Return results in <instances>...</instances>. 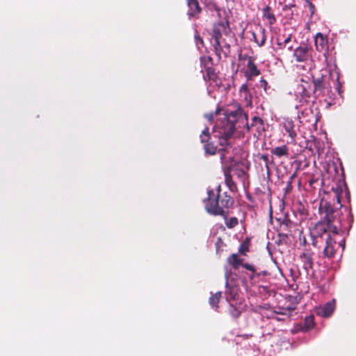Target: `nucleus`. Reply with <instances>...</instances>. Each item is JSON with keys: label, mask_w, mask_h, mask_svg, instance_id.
Here are the masks:
<instances>
[{"label": "nucleus", "mask_w": 356, "mask_h": 356, "mask_svg": "<svg viewBox=\"0 0 356 356\" xmlns=\"http://www.w3.org/2000/svg\"><path fill=\"white\" fill-rule=\"evenodd\" d=\"M334 221H318L309 227L312 244L316 248H323L325 258H333L336 254L337 242L333 236L339 232V227Z\"/></svg>", "instance_id": "1"}, {"label": "nucleus", "mask_w": 356, "mask_h": 356, "mask_svg": "<svg viewBox=\"0 0 356 356\" xmlns=\"http://www.w3.org/2000/svg\"><path fill=\"white\" fill-rule=\"evenodd\" d=\"M247 120L248 115L240 105H237L234 111L227 110L224 116L218 119L214 126L219 145L222 147L229 145V141L236 129Z\"/></svg>", "instance_id": "2"}, {"label": "nucleus", "mask_w": 356, "mask_h": 356, "mask_svg": "<svg viewBox=\"0 0 356 356\" xmlns=\"http://www.w3.org/2000/svg\"><path fill=\"white\" fill-rule=\"evenodd\" d=\"M207 198L204 200L205 209L211 215L220 216L226 218L229 211L225 209H229L234 204V200L226 192L220 195V186L217 187L216 193L211 189L207 191Z\"/></svg>", "instance_id": "3"}, {"label": "nucleus", "mask_w": 356, "mask_h": 356, "mask_svg": "<svg viewBox=\"0 0 356 356\" xmlns=\"http://www.w3.org/2000/svg\"><path fill=\"white\" fill-rule=\"evenodd\" d=\"M229 28V22H220L213 24L212 31L211 33L212 39L214 40L213 47L216 53V55L220 59V54L222 51V31L225 32L227 29Z\"/></svg>", "instance_id": "4"}, {"label": "nucleus", "mask_w": 356, "mask_h": 356, "mask_svg": "<svg viewBox=\"0 0 356 356\" xmlns=\"http://www.w3.org/2000/svg\"><path fill=\"white\" fill-rule=\"evenodd\" d=\"M243 124H245L247 131H252L254 137L257 138H259L265 131L264 120L258 116H254L252 118L250 125L248 123V120H244Z\"/></svg>", "instance_id": "5"}, {"label": "nucleus", "mask_w": 356, "mask_h": 356, "mask_svg": "<svg viewBox=\"0 0 356 356\" xmlns=\"http://www.w3.org/2000/svg\"><path fill=\"white\" fill-rule=\"evenodd\" d=\"M292 39V34L289 33L287 35L283 34L277 37L276 44L277 47L275 51L278 52L279 55H284L285 49H287L289 52L293 51V46L291 44Z\"/></svg>", "instance_id": "6"}, {"label": "nucleus", "mask_w": 356, "mask_h": 356, "mask_svg": "<svg viewBox=\"0 0 356 356\" xmlns=\"http://www.w3.org/2000/svg\"><path fill=\"white\" fill-rule=\"evenodd\" d=\"M319 212L325 214V220L328 222L333 221L335 219V213L337 210L334 209L331 202L326 200L322 199L319 204Z\"/></svg>", "instance_id": "7"}, {"label": "nucleus", "mask_w": 356, "mask_h": 356, "mask_svg": "<svg viewBox=\"0 0 356 356\" xmlns=\"http://www.w3.org/2000/svg\"><path fill=\"white\" fill-rule=\"evenodd\" d=\"M312 49L306 45H301L293 49V57L296 62H307L312 58Z\"/></svg>", "instance_id": "8"}, {"label": "nucleus", "mask_w": 356, "mask_h": 356, "mask_svg": "<svg viewBox=\"0 0 356 356\" xmlns=\"http://www.w3.org/2000/svg\"><path fill=\"white\" fill-rule=\"evenodd\" d=\"M243 59H246L248 60V69L244 73L247 80H251L252 77L257 76L261 74L260 70L257 68V66L254 63L255 58L254 57L244 55Z\"/></svg>", "instance_id": "9"}, {"label": "nucleus", "mask_w": 356, "mask_h": 356, "mask_svg": "<svg viewBox=\"0 0 356 356\" xmlns=\"http://www.w3.org/2000/svg\"><path fill=\"white\" fill-rule=\"evenodd\" d=\"M206 76H204L205 81H211V84L213 83L218 88L222 86L221 79L219 77L218 73L212 66H204Z\"/></svg>", "instance_id": "10"}, {"label": "nucleus", "mask_w": 356, "mask_h": 356, "mask_svg": "<svg viewBox=\"0 0 356 356\" xmlns=\"http://www.w3.org/2000/svg\"><path fill=\"white\" fill-rule=\"evenodd\" d=\"M188 6L187 15L191 18L198 19L202 13V8L198 0H186Z\"/></svg>", "instance_id": "11"}, {"label": "nucleus", "mask_w": 356, "mask_h": 356, "mask_svg": "<svg viewBox=\"0 0 356 356\" xmlns=\"http://www.w3.org/2000/svg\"><path fill=\"white\" fill-rule=\"evenodd\" d=\"M312 82L314 84V88L312 89L313 97L317 98L318 97L323 94V90L325 88L324 83V76L323 75L318 78L312 76Z\"/></svg>", "instance_id": "12"}, {"label": "nucleus", "mask_w": 356, "mask_h": 356, "mask_svg": "<svg viewBox=\"0 0 356 356\" xmlns=\"http://www.w3.org/2000/svg\"><path fill=\"white\" fill-rule=\"evenodd\" d=\"M315 46L318 51L324 52V54H325L328 49L327 38L324 37L321 33H317L315 37Z\"/></svg>", "instance_id": "13"}, {"label": "nucleus", "mask_w": 356, "mask_h": 356, "mask_svg": "<svg viewBox=\"0 0 356 356\" xmlns=\"http://www.w3.org/2000/svg\"><path fill=\"white\" fill-rule=\"evenodd\" d=\"M300 259L303 264V268L308 273L310 270L313 269L314 261L312 254L310 252H302L300 255Z\"/></svg>", "instance_id": "14"}, {"label": "nucleus", "mask_w": 356, "mask_h": 356, "mask_svg": "<svg viewBox=\"0 0 356 356\" xmlns=\"http://www.w3.org/2000/svg\"><path fill=\"white\" fill-rule=\"evenodd\" d=\"M253 41L259 46L263 47L266 40V31L264 28L259 29L258 33L255 31L251 32Z\"/></svg>", "instance_id": "15"}, {"label": "nucleus", "mask_w": 356, "mask_h": 356, "mask_svg": "<svg viewBox=\"0 0 356 356\" xmlns=\"http://www.w3.org/2000/svg\"><path fill=\"white\" fill-rule=\"evenodd\" d=\"M224 175L226 186L232 192H236L237 191V186L232 179L231 168H228L225 170Z\"/></svg>", "instance_id": "16"}, {"label": "nucleus", "mask_w": 356, "mask_h": 356, "mask_svg": "<svg viewBox=\"0 0 356 356\" xmlns=\"http://www.w3.org/2000/svg\"><path fill=\"white\" fill-rule=\"evenodd\" d=\"M270 153L278 158H287L289 155V147L286 145L276 147L270 150Z\"/></svg>", "instance_id": "17"}, {"label": "nucleus", "mask_w": 356, "mask_h": 356, "mask_svg": "<svg viewBox=\"0 0 356 356\" xmlns=\"http://www.w3.org/2000/svg\"><path fill=\"white\" fill-rule=\"evenodd\" d=\"M302 83L298 85V89L301 90L302 96L305 97H310L313 96L312 88L309 82L305 81L304 79H301Z\"/></svg>", "instance_id": "18"}, {"label": "nucleus", "mask_w": 356, "mask_h": 356, "mask_svg": "<svg viewBox=\"0 0 356 356\" xmlns=\"http://www.w3.org/2000/svg\"><path fill=\"white\" fill-rule=\"evenodd\" d=\"M335 309V300H332L324 305L321 309V314L323 317H330Z\"/></svg>", "instance_id": "19"}, {"label": "nucleus", "mask_w": 356, "mask_h": 356, "mask_svg": "<svg viewBox=\"0 0 356 356\" xmlns=\"http://www.w3.org/2000/svg\"><path fill=\"white\" fill-rule=\"evenodd\" d=\"M284 128L289 136L291 138L292 141H295L296 138V131L295 130V125L292 120H286L284 123Z\"/></svg>", "instance_id": "20"}, {"label": "nucleus", "mask_w": 356, "mask_h": 356, "mask_svg": "<svg viewBox=\"0 0 356 356\" xmlns=\"http://www.w3.org/2000/svg\"><path fill=\"white\" fill-rule=\"evenodd\" d=\"M227 290L225 292L226 300L228 302H231L232 300H235L237 299L238 296V289L236 286H229L228 285V282H227Z\"/></svg>", "instance_id": "21"}, {"label": "nucleus", "mask_w": 356, "mask_h": 356, "mask_svg": "<svg viewBox=\"0 0 356 356\" xmlns=\"http://www.w3.org/2000/svg\"><path fill=\"white\" fill-rule=\"evenodd\" d=\"M263 18L268 20L270 26L274 24L276 22V18L274 13L272 12L271 8L267 6L262 10Z\"/></svg>", "instance_id": "22"}, {"label": "nucleus", "mask_w": 356, "mask_h": 356, "mask_svg": "<svg viewBox=\"0 0 356 356\" xmlns=\"http://www.w3.org/2000/svg\"><path fill=\"white\" fill-rule=\"evenodd\" d=\"M243 259L238 257V254H232L227 258L228 264L234 269H238L240 266H243Z\"/></svg>", "instance_id": "23"}, {"label": "nucleus", "mask_w": 356, "mask_h": 356, "mask_svg": "<svg viewBox=\"0 0 356 356\" xmlns=\"http://www.w3.org/2000/svg\"><path fill=\"white\" fill-rule=\"evenodd\" d=\"M314 326V316L309 315L305 318L303 327L301 328L302 331H309Z\"/></svg>", "instance_id": "24"}, {"label": "nucleus", "mask_w": 356, "mask_h": 356, "mask_svg": "<svg viewBox=\"0 0 356 356\" xmlns=\"http://www.w3.org/2000/svg\"><path fill=\"white\" fill-rule=\"evenodd\" d=\"M239 92L242 95L244 94V98L246 100V102L251 104L252 103V95L250 92V90L248 89V86L247 83L243 84L240 88H239Z\"/></svg>", "instance_id": "25"}, {"label": "nucleus", "mask_w": 356, "mask_h": 356, "mask_svg": "<svg viewBox=\"0 0 356 356\" xmlns=\"http://www.w3.org/2000/svg\"><path fill=\"white\" fill-rule=\"evenodd\" d=\"M204 149L207 154L214 155L217 152V146L213 142L209 141L204 144Z\"/></svg>", "instance_id": "26"}, {"label": "nucleus", "mask_w": 356, "mask_h": 356, "mask_svg": "<svg viewBox=\"0 0 356 356\" xmlns=\"http://www.w3.org/2000/svg\"><path fill=\"white\" fill-rule=\"evenodd\" d=\"M222 297L221 292H217L215 294H213L209 298V304L212 307H215L216 309L218 308V302Z\"/></svg>", "instance_id": "27"}, {"label": "nucleus", "mask_w": 356, "mask_h": 356, "mask_svg": "<svg viewBox=\"0 0 356 356\" xmlns=\"http://www.w3.org/2000/svg\"><path fill=\"white\" fill-rule=\"evenodd\" d=\"M250 245V240L249 238H245L243 243L241 244L238 248V253L240 254L245 255L246 252L249 251V247Z\"/></svg>", "instance_id": "28"}, {"label": "nucleus", "mask_w": 356, "mask_h": 356, "mask_svg": "<svg viewBox=\"0 0 356 356\" xmlns=\"http://www.w3.org/2000/svg\"><path fill=\"white\" fill-rule=\"evenodd\" d=\"M200 139L202 143L204 144L206 143H208L211 140V134L209 133V127H206L204 130H202L200 136Z\"/></svg>", "instance_id": "29"}, {"label": "nucleus", "mask_w": 356, "mask_h": 356, "mask_svg": "<svg viewBox=\"0 0 356 356\" xmlns=\"http://www.w3.org/2000/svg\"><path fill=\"white\" fill-rule=\"evenodd\" d=\"M225 219V224L229 229H233L238 224V218L236 217H232L228 218V216L223 218Z\"/></svg>", "instance_id": "30"}, {"label": "nucleus", "mask_w": 356, "mask_h": 356, "mask_svg": "<svg viewBox=\"0 0 356 356\" xmlns=\"http://www.w3.org/2000/svg\"><path fill=\"white\" fill-rule=\"evenodd\" d=\"M228 310L229 314L234 318H237L241 316V310L236 306L234 305L232 303L229 304Z\"/></svg>", "instance_id": "31"}, {"label": "nucleus", "mask_w": 356, "mask_h": 356, "mask_svg": "<svg viewBox=\"0 0 356 356\" xmlns=\"http://www.w3.org/2000/svg\"><path fill=\"white\" fill-rule=\"evenodd\" d=\"M292 224H293V222H291V220L290 219H289L288 217L286 216H284L282 222L280 223V228L283 231L289 232Z\"/></svg>", "instance_id": "32"}, {"label": "nucleus", "mask_w": 356, "mask_h": 356, "mask_svg": "<svg viewBox=\"0 0 356 356\" xmlns=\"http://www.w3.org/2000/svg\"><path fill=\"white\" fill-rule=\"evenodd\" d=\"M296 173L292 174L289 177V180L286 181V186L285 188L286 193H289L291 192V191L293 189V183L294 180L296 179Z\"/></svg>", "instance_id": "33"}, {"label": "nucleus", "mask_w": 356, "mask_h": 356, "mask_svg": "<svg viewBox=\"0 0 356 356\" xmlns=\"http://www.w3.org/2000/svg\"><path fill=\"white\" fill-rule=\"evenodd\" d=\"M234 173L237 176L238 178L241 179L243 181H245V179L247 177V173L245 171L241 168H234Z\"/></svg>", "instance_id": "34"}, {"label": "nucleus", "mask_w": 356, "mask_h": 356, "mask_svg": "<svg viewBox=\"0 0 356 356\" xmlns=\"http://www.w3.org/2000/svg\"><path fill=\"white\" fill-rule=\"evenodd\" d=\"M243 267L245 269L250 270L252 273L249 275L250 279L252 280L255 277L256 273V268L254 265L250 264H244L243 265Z\"/></svg>", "instance_id": "35"}, {"label": "nucleus", "mask_w": 356, "mask_h": 356, "mask_svg": "<svg viewBox=\"0 0 356 356\" xmlns=\"http://www.w3.org/2000/svg\"><path fill=\"white\" fill-rule=\"evenodd\" d=\"M260 159L265 163V165H266V168L268 169L269 168V167H268V162H269L268 156L267 154H261L260 156Z\"/></svg>", "instance_id": "36"}, {"label": "nucleus", "mask_w": 356, "mask_h": 356, "mask_svg": "<svg viewBox=\"0 0 356 356\" xmlns=\"http://www.w3.org/2000/svg\"><path fill=\"white\" fill-rule=\"evenodd\" d=\"M308 6H309L311 15H313L315 13V6L312 2H309Z\"/></svg>", "instance_id": "37"}, {"label": "nucleus", "mask_w": 356, "mask_h": 356, "mask_svg": "<svg viewBox=\"0 0 356 356\" xmlns=\"http://www.w3.org/2000/svg\"><path fill=\"white\" fill-rule=\"evenodd\" d=\"M334 200L337 202V203L339 204V207L342 206L341 204L340 195L338 193H335V195H334Z\"/></svg>", "instance_id": "38"}, {"label": "nucleus", "mask_w": 356, "mask_h": 356, "mask_svg": "<svg viewBox=\"0 0 356 356\" xmlns=\"http://www.w3.org/2000/svg\"><path fill=\"white\" fill-rule=\"evenodd\" d=\"M222 243V240L220 237L218 238L217 241L216 243V246L217 250L220 248V245Z\"/></svg>", "instance_id": "39"}, {"label": "nucleus", "mask_w": 356, "mask_h": 356, "mask_svg": "<svg viewBox=\"0 0 356 356\" xmlns=\"http://www.w3.org/2000/svg\"><path fill=\"white\" fill-rule=\"evenodd\" d=\"M221 42H222V48L225 47V48H227L228 49L230 48V45L229 44H227V42H225L224 40H222Z\"/></svg>", "instance_id": "40"}, {"label": "nucleus", "mask_w": 356, "mask_h": 356, "mask_svg": "<svg viewBox=\"0 0 356 356\" xmlns=\"http://www.w3.org/2000/svg\"><path fill=\"white\" fill-rule=\"evenodd\" d=\"M260 82H261V86H263L266 89V86L268 84L267 81L265 79H261L260 81Z\"/></svg>", "instance_id": "41"}, {"label": "nucleus", "mask_w": 356, "mask_h": 356, "mask_svg": "<svg viewBox=\"0 0 356 356\" xmlns=\"http://www.w3.org/2000/svg\"><path fill=\"white\" fill-rule=\"evenodd\" d=\"M339 245H341V246L342 247L343 250V249H344V248H345V241H344V240L341 241L339 243Z\"/></svg>", "instance_id": "42"}, {"label": "nucleus", "mask_w": 356, "mask_h": 356, "mask_svg": "<svg viewBox=\"0 0 356 356\" xmlns=\"http://www.w3.org/2000/svg\"><path fill=\"white\" fill-rule=\"evenodd\" d=\"M206 117L209 121H211L213 120V115L211 114L208 115H207Z\"/></svg>", "instance_id": "43"}, {"label": "nucleus", "mask_w": 356, "mask_h": 356, "mask_svg": "<svg viewBox=\"0 0 356 356\" xmlns=\"http://www.w3.org/2000/svg\"><path fill=\"white\" fill-rule=\"evenodd\" d=\"M306 243H307L306 238H305V237H304L302 239V243H303V245H306Z\"/></svg>", "instance_id": "44"}, {"label": "nucleus", "mask_w": 356, "mask_h": 356, "mask_svg": "<svg viewBox=\"0 0 356 356\" xmlns=\"http://www.w3.org/2000/svg\"><path fill=\"white\" fill-rule=\"evenodd\" d=\"M208 60L211 63L212 65V58L211 57H208Z\"/></svg>", "instance_id": "45"}, {"label": "nucleus", "mask_w": 356, "mask_h": 356, "mask_svg": "<svg viewBox=\"0 0 356 356\" xmlns=\"http://www.w3.org/2000/svg\"><path fill=\"white\" fill-rule=\"evenodd\" d=\"M198 39L200 41V42L203 44V40L200 36L198 37Z\"/></svg>", "instance_id": "46"}, {"label": "nucleus", "mask_w": 356, "mask_h": 356, "mask_svg": "<svg viewBox=\"0 0 356 356\" xmlns=\"http://www.w3.org/2000/svg\"><path fill=\"white\" fill-rule=\"evenodd\" d=\"M305 2L309 4V2H311L310 0H305Z\"/></svg>", "instance_id": "47"}]
</instances>
